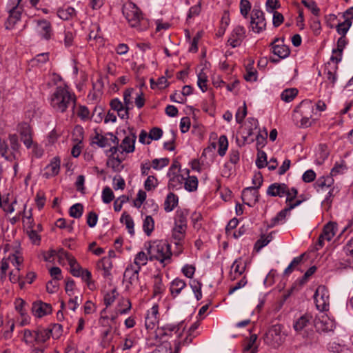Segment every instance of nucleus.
Segmentation results:
<instances>
[{
	"instance_id": "nucleus-1",
	"label": "nucleus",
	"mask_w": 353,
	"mask_h": 353,
	"mask_svg": "<svg viewBox=\"0 0 353 353\" xmlns=\"http://www.w3.org/2000/svg\"><path fill=\"white\" fill-rule=\"evenodd\" d=\"M71 101L73 102L72 108L74 109L76 103L75 96L72 94L65 88L59 86L52 96L51 105L54 108L63 112Z\"/></svg>"
},
{
	"instance_id": "nucleus-2",
	"label": "nucleus",
	"mask_w": 353,
	"mask_h": 353,
	"mask_svg": "<svg viewBox=\"0 0 353 353\" xmlns=\"http://www.w3.org/2000/svg\"><path fill=\"white\" fill-rule=\"evenodd\" d=\"M148 254L150 261L157 260L161 263L170 260L172 255L170 245L163 241H154L150 245L148 248Z\"/></svg>"
},
{
	"instance_id": "nucleus-3",
	"label": "nucleus",
	"mask_w": 353,
	"mask_h": 353,
	"mask_svg": "<svg viewBox=\"0 0 353 353\" xmlns=\"http://www.w3.org/2000/svg\"><path fill=\"white\" fill-rule=\"evenodd\" d=\"M123 14L131 27L137 28L139 30H143L147 28L145 24L143 27H141V23L145 21V19L141 10L136 4L131 3L128 8L123 9Z\"/></svg>"
},
{
	"instance_id": "nucleus-4",
	"label": "nucleus",
	"mask_w": 353,
	"mask_h": 353,
	"mask_svg": "<svg viewBox=\"0 0 353 353\" xmlns=\"http://www.w3.org/2000/svg\"><path fill=\"white\" fill-rule=\"evenodd\" d=\"M291 191L293 192V196H290L288 187L285 183H274L268 187L267 194L271 196L279 197H282L285 194L287 196L285 202L290 203L294 200L298 194V190L295 188H292Z\"/></svg>"
},
{
	"instance_id": "nucleus-5",
	"label": "nucleus",
	"mask_w": 353,
	"mask_h": 353,
	"mask_svg": "<svg viewBox=\"0 0 353 353\" xmlns=\"http://www.w3.org/2000/svg\"><path fill=\"white\" fill-rule=\"evenodd\" d=\"M283 328V326L281 324L272 325L265 334V342L274 347H279L284 342L286 336Z\"/></svg>"
},
{
	"instance_id": "nucleus-6",
	"label": "nucleus",
	"mask_w": 353,
	"mask_h": 353,
	"mask_svg": "<svg viewBox=\"0 0 353 353\" xmlns=\"http://www.w3.org/2000/svg\"><path fill=\"white\" fill-rule=\"evenodd\" d=\"M317 309L321 312L327 311L330 305V296L327 289L324 285H319L314 295Z\"/></svg>"
},
{
	"instance_id": "nucleus-7",
	"label": "nucleus",
	"mask_w": 353,
	"mask_h": 353,
	"mask_svg": "<svg viewBox=\"0 0 353 353\" xmlns=\"http://www.w3.org/2000/svg\"><path fill=\"white\" fill-rule=\"evenodd\" d=\"M250 23L253 31L257 33L261 32L266 26L264 12L254 8L252 11Z\"/></svg>"
},
{
	"instance_id": "nucleus-8",
	"label": "nucleus",
	"mask_w": 353,
	"mask_h": 353,
	"mask_svg": "<svg viewBox=\"0 0 353 353\" xmlns=\"http://www.w3.org/2000/svg\"><path fill=\"white\" fill-rule=\"evenodd\" d=\"M186 230V227L174 224L172 230V237L177 249L176 252L177 256L183 252V242L185 236Z\"/></svg>"
},
{
	"instance_id": "nucleus-9",
	"label": "nucleus",
	"mask_w": 353,
	"mask_h": 353,
	"mask_svg": "<svg viewBox=\"0 0 353 353\" xmlns=\"http://www.w3.org/2000/svg\"><path fill=\"white\" fill-rule=\"evenodd\" d=\"M254 187H247L242 191L241 199L244 204L252 207L255 203L259 201V193Z\"/></svg>"
},
{
	"instance_id": "nucleus-10",
	"label": "nucleus",
	"mask_w": 353,
	"mask_h": 353,
	"mask_svg": "<svg viewBox=\"0 0 353 353\" xmlns=\"http://www.w3.org/2000/svg\"><path fill=\"white\" fill-rule=\"evenodd\" d=\"M52 307L49 303H43L41 301H36L32 303V312L38 318L52 313Z\"/></svg>"
},
{
	"instance_id": "nucleus-11",
	"label": "nucleus",
	"mask_w": 353,
	"mask_h": 353,
	"mask_svg": "<svg viewBox=\"0 0 353 353\" xmlns=\"http://www.w3.org/2000/svg\"><path fill=\"white\" fill-rule=\"evenodd\" d=\"M19 130L21 135V140L28 148H30L32 144L31 128L30 125L28 123H22L19 126Z\"/></svg>"
},
{
	"instance_id": "nucleus-12",
	"label": "nucleus",
	"mask_w": 353,
	"mask_h": 353,
	"mask_svg": "<svg viewBox=\"0 0 353 353\" xmlns=\"http://www.w3.org/2000/svg\"><path fill=\"white\" fill-rule=\"evenodd\" d=\"M141 270V267H137L134 269L132 265L128 266L123 274V279L128 280V283L130 285H133L139 281V272Z\"/></svg>"
},
{
	"instance_id": "nucleus-13",
	"label": "nucleus",
	"mask_w": 353,
	"mask_h": 353,
	"mask_svg": "<svg viewBox=\"0 0 353 353\" xmlns=\"http://www.w3.org/2000/svg\"><path fill=\"white\" fill-rule=\"evenodd\" d=\"M132 137L127 136L125 137L120 145V148L123 149V151L126 153H130L134 151L135 147V141L137 139V135L134 132H131L130 133Z\"/></svg>"
},
{
	"instance_id": "nucleus-14",
	"label": "nucleus",
	"mask_w": 353,
	"mask_h": 353,
	"mask_svg": "<svg viewBox=\"0 0 353 353\" xmlns=\"http://www.w3.org/2000/svg\"><path fill=\"white\" fill-rule=\"evenodd\" d=\"M184 174L187 175V177H185L184 180V188L186 190L189 192H193L196 190L198 187V179L195 176H190V170L188 169H185L183 170Z\"/></svg>"
},
{
	"instance_id": "nucleus-15",
	"label": "nucleus",
	"mask_w": 353,
	"mask_h": 353,
	"mask_svg": "<svg viewBox=\"0 0 353 353\" xmlns=\"http://www.w3.org/2000/svg\"><path fill=\"white\" fill-rule=\"evenodd\" d=\"M183 174L175 173L172 174L170 177L169 183H168V188L170 190H179L182 188V185L185 180V176Z\"/></svg>"
},
{
	"instance_id": "nucleus-16",
	"label": "nucleus",
	"mask_w": 353,
	"mask_h": 353,
	"mask_svg": "<svg viewBox=\"0 0 353 353\" xmlns=\"http://www.w3.org/2000/svg\"><path fill=\"white\" fill-rule=\"evenodd\" d=\"M312 319V316L310 314H305L297 320H296L293 324V327L296 332H302L305 327L307 326Z\"/></svg>"
},
{
	"instance_id": "nucleus-17",
	"label": "nucleus",
	"mask_w": 353,
	"mask_h": 353,
	"mask_svg": "<svg viewBox=\"0 0 353 353\" xmlns=\"http://www.w3.org/2000/svg\"><path fill=\"white\" fill-rule=\"evenodd\" d=\"M314 325L318 332H328L332 331L334 327L332 322H327L326 320L324 321L323 319H320L319 318H316L314 319Z\"/></svg>"
},
{
	"instance_id": "nucleus-18",
	"label": "nucleus",
	"mask_w": 353,
	"mask_h": 353,
	"mask_svg": "<svg viewBox=\"0 0 353 353\" xmlns=\"http://www.w3.org/2000/svg\"><path fill=\"white\" fill-rule=\"evenodd\" d=\"M37 25L41 28V32H40L41 37L46 40L50 39L52 34V26L50 22L46 19L38 20Z\"/></svg>"
},
{
	"instance_id": "nucleus-19",
	"label": "nucleus",
	"mask_w": 353,
	"mask_h": 353,
	"mask_svg": "<svg viewBox=\"0 0 353 353\" xmlns=\"http://www.w3.org/2000/svg\"><path fill=\"white\" fill-rule=\"evenodd\" d=\"M179 197L177 195L172 192H170L164 202V210L165 212H169L172 211L174 208L178 205Z\"/></svg>"
},
{
	"instance_id": "nucleus-20",
	"label": "nucleus",
	"mask_w": 353,
	"mask_h": 353,
	"mask_svg": "<svg viewBox=\"0 0 353 353\" xmlns=\"http://www.w3.org/2000/svg\"><path fill=\"white\" fill-rule=\"evenodd\" d=\"M186 286L185 282L180 279H175L170 284V291L172 297L175 298Z\"/></svg>"
},
{
	"instance_id": "nucleus-21",
	"label": "nucleus",
	"mask_w": 353,
	"mask_h": 353,
	"mask_svg": "<svg viewBox=\"0 0 353 353\" xmlns=\"http://www.w3.org/2000/svg\"><path fill=\"white\" fill-rule=\"evenodd\" d=\"M46 169H50L51 172H46L44 176L48 178L50 176H56L59 174L60 170V159L57 157H54L51 161L50 163L46 168Z\"/></svg>"
},
{
	"instance_id": "nucleus-22",
	"label": "nucleus",
	"mask_w": 353,
	"mask_h": 353,
	"mask_svg": "<svg viewBox=\"0 0 353 353\" xmlns=\"http://www.w3.org/2000/svg\"><path fill=\"white\" fill-rule=\"evenodd\" d=\"M254 61L250 60V63L246 65V74L244 75V79L246 81H256L257 80V71L253 68Z\"/></svg>"
},
{
	"instance_id": "nucleus-23",
	"label": "nucleus",
	"mask_w": 353,
	"mask_h": 353,
	"mask_svg": "<svg viewBox=\"0 0 353 353\" xmlns=\"http://www.w3.org/2000/svg\"><path fill=\"white\" fill-rule=\"evenodd\" d=\"M95 136L92 138V141L90 143L91 145L96 144L99 148H105L108 145H110L108 143V139L103 135L100 134L97 130H94Z\"/></svg>"
},
{
	"instance_id": "nucleus-24",
	"label": "nucleus",
	"mask_w": 353,
	"mask_h": 353,
	"mask_svg": "<svg viewBox=\"0 0 353 353\" xmlns=\"http://www.w3.org/2000/svg\"><path fill=\"white\" fill-rule=\"evenodd\" d=\"M272 53L274 55L278 56L279 59H285L290 56V49L289 46L281 43V46L279 47H276V48H274Z\"/></svg>"
},
{
	"instance_id": "nucleus-25",
	"label": "nucleus",
	"mask_w": 353,
	"mask_h": 353,
	"mask_svg": "<svg viewBox=\"0 0 353 353\" xmlns=\"http://www.w3.org/2000/svg\"><path fill=\"white\" fill-rule=\"evenodd\" d=\"M335 228L336 223L332 222H329L324 226L321 234L326 239V241H331L333 236L335 235Z\"/></svg>"
},
{
	"instance_id": "nucleus-26",
	"label": "nucleus",
	"mask_w": 353,
	"mask_h": 353,
	"mask_svg": "<svg viewBox=\"0 0 353 353\" xmlns=\"http://www.w3.org/2000/svg\"><path fill=\"white\" fill-rule=\"evenodd\" d=\"M256 128H252L246 126L244 129L245 132H243V133L245 134V135L243 136V141L241 143L239 142V139H238V137H236V141L239 147H241L243 145H245V143H251L254 142V139L250 138V137L253 134V130H256Z\"/></svg>"
},
{
	"instance_id": "nucleus-27",
	"label": "nucleus",
	"mask_w": 353,
	"mask_h": 353,
	"mask_svg": "<svg viewBox=\"0 0 353 353\" xmlns=\"http://www.w3.org/2000/svg\"><path fill=\"white\" fill-rule=\"evenodd\" d=\"M188 212L187 210H179L176 211L174 219V224L182 225L187 228V216Z\"/></svg>"
},
{
	"instance_id": "nucleus-28",
	"label": "nucleus",
	"mask_w": 353,
	"mask_h": 353,
	"mask_svg": "<svg viewBox=\"0 0 353 353\" xmlns=\"http://www.w3.org/2000/svg\"><path fill=\"white\" fill-rule=\"evenodd\" d=\"M123 161V159L119 158V157H112V155H108V160L107 161L106 165L107 166H110L112 168L114 172H120L123 168V165L119 168V165Z\"/></svg>"
},
{
	"instance_id": "nucleus-29",
	"label": "nucleus",
	"mask_w": 353,
	"mask_h": 353,
	"mask_svg": "<svg viewBox=\"0 0 353 353\" xmlns=\"http://www.w3.org/2000/svg\"><path fill=\"white\" fill-rule=\"evenodd\" d=\"M57 14L61 19L68 20L76 14V11L73 8L68 6L66 8H59Z\"/></svg>"
},
{
	"instance_id": "nucleus-30",
	"label": "nucleus",
	"mask_w": 353,
	"mask_h": 353,
	"mask_svg": "<svg viewBox=\"0 0 353 353\" xmlns=\"http://www.w3.org/2000/svg\"><path fill=\"white\" fill-rule=\"evenodd\" d=\"M83 212V205L77 203L72 205L69 209V214L74 219H79L81 217Z\"/></svg>"
},
{
	"instance_id": "nucleus-31",
	"label": "nucleus",
	"mask_w": 353,
	"mask_h": 353,
	"mask_svg": "<svg viewBox=\"0 0 353 353\" xmlns=\"http://www.w3.org/2000/svg\"><path fill=\"white\" fill-rule=\"evenodd\" d=\"M334 182V179L330 176H327L326 178L324 176H321L317 179V181L314 183V188L318 190V188H330Z\"/></svg>"
},
{
	"instance_id": "nucleus-32",
	"label": "nucleus",
	"mask_w": 353,
	"mask_h": 353,
	"mask_svg": "<svg viewBox=\"0 0 353 353\" xmlns=\"http://www.w3.org/2000/svg\"><path fill=\"white\" fill-rule=\"evenodd\" d=\"M34 332V340L37 342L45 343L47 340L50 339L51 331L48 330V329H46L43 330H36Z\"/></svg>"
},
{
	"instance_id": "nucleus-33",
	"label": "nucleus",
	"mask_w": 353,
	"mask_h": 353,
	"mask_svg": "<svg viewBox=\"0 0 353 353\" xmlns=\"http://www.w3.org/2000/svg\"><path fill=\"white\" fill-rule=\"evenodd\" d=\"M120 221L121 223L125 222L126 228L128 230L130 234L132 235L134 234V221L129 214H128L126 212H124L121 215Z\"/></svg>"
},
{
	"instance_id": "nucleus-34",
	"label": "nucleus",
	"mask_w": 353,
	"mask_h": 353,
	"mask_svg": "<svg viewBox=\"0 0 353 353\" xmlns=\"http://www.w3.org/2000/svg\"><path fill=\"white\" fill-rule=\"evenodd\" d=\"M297 94L298 90L296 88H288L282 92L281 98L285 102H290L294 99Z\"/></svg>"
},
{
	"instance_id": "nucleus-35",
	"label": "nucleus",
	"mask_w": 353,
	"mask_h": 353,
	"mask_svg": "<svg viewBox=\"0 0 353 353\" xmlns=\"http://www.w3.org/2000/svg\"><path fill=\"white\" fill-rule=\"evenodd\" d=\"M272 233L269 234L267 236L265 235H261L260 239L256 241L254 249L256 252H259L261 249L267 245L268 243L272 241Z\"/></svg>"
},
{
	"instance_id": "nucleus-36",
	"label": "nucleus",
	"mask_w": 353,
	"mask_h": 353,
	"mask_svg": "<svg viewBox=\"0 0 353 353\" xmlns=\"http://www.w3.org/2000/svg\"><path fill=\"white\" fill-rule=\"evenodd\" d=\"M143 228L147 236H150L154 228V221L153 218L148 215L146 216L143 224Z\"/></svg>"
},
{
	"instance_id": "nucleus-37",
	"label": "nucleus",
	"mask_w": 353,
	"mask_h": 353,
	"mask_svg": "<svg viewBox=\"0 0 353 353\" xmlns=\"http://www.w3.org/2000/svg\"><path fill=\"white\" fill-rule=\"evenodd\" d=\"M290 212L289 209L286 207L282 210H281L276 216L272 218L271 219V222L270 225H268V228H273L278 223H279L280 221L284 220L287 216V213Z\"/></svg>"
},
{
	"instance_id": "nucleus-38",
	"label": "nucleus",
	"mask_w": 353,
	"mask_h": 353,
	"mask_svg": "<svg viewBox=\"0 0 353 353\" xmlns=\"http://www.w3.org/2000/svg\"><path fill=\"white\" fill-rule=\"evenodd\" d=\"M256 165L259 169L263 168L268 165L266 153L261 149L257 150Z\"/></svg>"
},
{
	"instance_id": "nucleus-39",
	"label": "nucleus",
	"mask_w": 353,
	"mask_h": 353,
	"mask_svg": "<svg viewBox=\"0 0 353 353\" xmlns=\"http://www.w3.org/2000/svg\"><path fill=\"white\" fill-rule=\"evenodd\" d=\"M110 105L111 109L114 111H117L118 116L121 119H123L124 117H123L124 114H121V112H120L121 110H123V103H121V101L118 98H114L110 101Z\"/></svg>"
},
{
	"instance_id": "nucleus-40",
	"label": "nucleus",
	"mask_w": 353,
	"mask_h": 353,
	"mask_svg": "<svg viewBox=\"0 0 353 353\" xmlns=\"http://www.w3.org/2000/svg\"><path fill=\"white\" fill-rule=\"evenodd\" d=\"M228 148V141L225 135L220 136L219 139V150L218 153L221 157H223Z\"/></svg>"
},
{
	"instance_id": "nucleus-41",
	"label": "nucleus",
	"mask_w": 353,
	"mask_h": 353,
	"mask_svg": "<svg viewBox=\"0 0 353 353\" xmlns=\"http://www.w3.org/2000/svg\"><path fill=\"white\" fill-rule=\"evenodd\" d=\"M179 330V325H165L161 327H159L158 330L159 332V334L160 336V338L162 339L164 336L169 335L168 332H173L175 331L177 332Z\"/></svg>"
},
{
	"instance_id": "nucleus-42",
	"label": "nucleus",
	"mask_w": 353,
	"mask_h": 353,
	"mask_svg": "<svg viewBox=\"0 0 353 353\" xmlns=\"http://www.w3.org/2000/svg\"><path fill=\"white\" fill-rule=\"evenodd\" d=\"M104 109L101 105H97L93 110L92 118L95 123H101L103 120Z\"/></svg>"
},
{
	"instance_id": "nucleus-43",
	"label": "nucleus",
	"mask_w": 353,
	"mask_h": 353,
	"mask_svg": "<svg viewBox=\"0 0 353 353\" xmlns=\"http://www.w3.org/2000/svg\"><path fill=\"white\" fill-rule=\"evenodd\" d=\"M51 325V328H48V330L51 331L50 336H52L53 339H58L62 335L63 327L59 323H54Z\"/></svg>"
},
{
	"instance_id": "nucleus-44",
	"label": "nucleus",
	"mask_w": 353,
	"mask_h": 353,
	"mask_svg": "<svg viewBox=\"0 0 353 353\" xmlns=\"http://www.w3.org/2000/svg\"><path fill=\"white\" fill-rule=\"evenodd\" d=\"M155 281L154 284V296H157L158 294H161L165 288L163 285L162 284L161 276L159 274L154 276Z\"/></svg>"
},
{
	"instance_id": "nucleus-45",
	"label": "nucleus",
	"mask_w": 353,
	"mask_h": 353,
	"mask_svg": "<svg viewBox=\"0 0 353 353\" xmlns=\"http://www.w3.org/2000/svg\"><path fill=\"white\" fill-rule=\"evenodd\" d=\"M114 198V193L110 187H105L102 192V200L105 203H110Z\"/></svg>"
},
{
	"instance_id": "nucleus-46",
	"label": "nucleus",
	"mask_w": 353,
	"mask_h": 353,
	"mask_svg": "<svg viewBox=\"0 0 353 353\" xmlns=\"http://www.w3.org/2000/svg\"><path fill=\"white\" fill-rule=\"evenodd\" d=\"M301 3L303 4L305 7L310 9L314 15H315V16L319 15L320 9L318 8L315 1H307L306 0H302Z\"/></svg>"
},
{
	"instance_id": "nucleus-47",
	"label": "nucleus",
	"mask_w": 353,
	"mask_h": 353,
	"mask_svg": "<svg viewBox=\"0 0 353 353\" xmlns=\"http://www.w3.org/2000/svg\"><path fill=\"white\" fill-rule=\"evenodd\" d=\"M207 76L202 71L198 74V81L197 85L198 87L202 90L203 92H205L208 90L207 87Z\"/></svg>"
},
{
	"instance_id": "nucleus-48",
	"label": "nucleus",
	"mask_w": 353,
	"mask_h": 353,
	"mask_svg": "<svg viewBox=\"0 0 353 353\" xmlns=\"http://www.w3.org/2000/svg\"><path fill=\"white\" fill-rule=\"evenodd\" d=\"M149 258L147 254L141 251L138 252L134 259V263L139 267L141 265H145L147 263Z\"/></svg>"
},
{
	"instance_id": "nucleus-49",
	"label": "nucleus",
	"mask_w": 353,
	"mask_h": 353,
	"mask_svg": "<svg viewBox=\"0 0 353 353\" xmlns=\"http://www.w3.org/2000/svg\"><path fill=\"white\" fill-rule=\"evenodd\" d=\"M251 10V3L248 0H241L240 12L244 18H247L249 12Z\"/></svg>"
},
{
	"instance_id": "nucleus-50",
	"label": "nucleus",
	"mask_w": 353,
	"mask_h": 353,
	"mask_svg": "<svg viewBox=\"0 0 353 353\" xmlns=\"http://www.w3.org/2000/svg\"><path fill=\"white\" fill-rule=\"evenodd\" d=\"M241 258H239L234 261L232 265V269H234V273L237 274L238 276H241L245 272L246 268L245 265L241 266Z\"/></svg>"
},
{
	"instance_id": "nucleus-51",
	"label": "nucleus",
	"mask_w": 353,
	"mask_h": 353,
	"mask_svg": "<svg viewBox=\"0 0 353 353\" xmlns=\"http://www.w3.org/2000/svg\"><path fill=\"white\" fill-rule=\"evenodd\" d=\"M157 179L154 176H148L145 181L144 187L147 191H150L157 185Z\"/></svg>"
},
{
	"instance_id": "nucleus-52",
	"label": "nucleus",
	"mask_w": 353,
	"mask_h": 353,
	"mask_svg": "<svg viewBox=\"0 0 353 353\" xmlns=\"http://www.w3.org/2000/svg\"><path fill=\"white\" fill-rule=\"evenodd\" d=\"M117 289L114 288L111 292L106 293L104 296V303L106 307L110 306L116 299Z\"/></svg>"
},
{
	"instance_id": "nucleus-53",
	"label": "nucleus",
	"mask_w": 353,
	"mask_h": 353,
	"mask_svg": "<svg viewBox=\"0 0 353 353\" xmlns=\"http://www.w3.org/2000/svg\"><path fill=\"white\" fill-rule=\"evenodd\" d=\"M163 135V130L157 127L152 128L149 133L148 138L151 140L157 141L159 140Z\"/></svg>"
},
{
	"instance_id": "nucleus-54",
	"label": "nucleus",
	"mask_w": 353,
	"mask_h": 353,
	"mask_svg": "<svg viewBox=\"0 0 353 353\" xmlns=\"http://www.w3.org/2000/svg\"><path fill=\"white\" fill-rule=\"evenodd\" d=\"M347 42L345 39V37H341L337 41V48L332 50L333 54L343 53V50Z\"/></svg>"
},
{
	"instance_id": "nucleus-55",
	"label": "nucleus",
	"mask_w": 353,
	"mask_h": 353,
	"mask_svg": "<svg viewBox=\"0 0 353 353\" xmlns=\"http://www.w3.org/2000/svg\"><path fill=\"white\" fill-rule=\"evenodd\" d=\"M31 230L27 231V234L34 244L39 245L41 241V236L38 234L37 232L32 229V226H30Z\"/></svg>"
},
{
	"instance_id": "nucleus-56",
	"label": "nucleus",
	"mask_w": 353,
	"mask_h": 353,
	"mask_svg": "<svg viewBox=\"0 0 353 353\" xmlns=\"http://www.w3.org/2000/svg\"><path fill=\"white\" fill-rule=\"evenodd\" d=\"M267 136H268L267 132H265V136H263L259 132H258V134L256 135V139H254L256 141V149L257 150L261 149L265 145L266 142H267V141H266Z\"/></svg>"
},
{
	"instance_id": "nucleus-57",
	"label": "nucleus",
	"mask_w": 353,
	"mask_h": 353,
	"mask_svg": "<svg viewBox=\"0 0 353 353\" xmlns=\"http://www.w3.org/2000/svg\"><path fill=\"white\" fill-rule=\"evenodd\" d=\"M15 310L19 312L21 316L26 315V312L23 310V307L26 304V301L22 299L18 298L15 301Z\"/></svg>"
},
{
	"instance_id": "nucleus-58",
	"label": "nucleus",
	"mask_w": 353,
	"mask_h": 353,
	"mask_svg": "<svg viewBox=\"0 0 353 353\" xmlns=\"http://www.w3.org/2000/svg\"><path fill=\"white\" fill-rule=\"evenodd\" d=\"M176 134L172 130V137L170 140L163 143V148L168 151H174L175 150L174 143L176 140Z\"/></svg>"
},
{
	"instance_id": "nucleus-59",
	"label": "nucleus",
	"mask_w": 353,
	"mask_h": 353,
	"mask_svg": "<svg viewBox=\"0 0 353 353\" xmlns=\"http://www.w3.org/2000/svg\"><path fill=\"white\" fill-rule=\"evenodd\" d=\"M98 221V215L96 212L91 211L87 216V224L89 227L93 228L96 225Z\"/></svg>"
},
{
	"instance_id": "nucleus-60",
	"label": "nucleus",
	"mask_w": 353,
	"mask_h": 353,
	"mask_svg": "<svg viewBox=\"0 0 353 353\" xmlns=\"http://www.w3.org/2000/svg\"><path fill=\"white\" fill-rule=\"evenodd\" d=\"M45 201H46V196L44 192L39 191L37 193L36 197H35V202L36 204L39 208V210H41L43 208L45 205Z\"/></svg>"
},
{
	"instance_id": "nucleus-61",
	"label": "nucleus",
	"mask_w": 353,
	"mask_h": 353,
	"mask_svg": "<svg viewBox=\"0 0 353 353\" xmlns=\"http://www.w3.org/2000/svg\"><path fill=\"white\" fill-rule=\"evenodd\" d=\"M316 178V173L313 170H307L305 171L303 176L302 179L305 183H310L314 181Z\"/></svg>"
},
{
	"instance_id": "nucleus-62",
	"label": "nucleus",
	"mask_w": 353,
	"mask_h": 353,
	"mask_svg": "<svg viewBox=\"0 0 353 353\" xmlns=\"http://www.w3.org/2000/svg\"><path fill=\"white\" fill-rule=\"evenodd\" d=\"M191 123L189 117H183L180 122V129L182 133L187 132L190 128Z\"/></svg>"
},
{
	"instance_id": "nucleus-63",
	"label": "nucleus",
	"mask_w": 353,
	"mask_h": 353,
	"mask_svg": "<svg viewBox=\"0 0 353 353\" xmlns=\"http://www.w3.org/2000/svg\"><path fill=\"white\" fill-rule=\"evenodd\" d=\"M114 185L113 188L114 190H123L125 186V181L121 176H116L113 179Z\"/></svg>"
},
{
	"instance_id": "nucleus-64",
	"label": "nucleus",
	"mask_w": 353,
	"mask_h": 353,
	"mask_svg": "<svg viewBox=\"0 0 353 353\" xmlns=\"http://www.w3.org/2000/svg\"><path fill=\"white\" fill-rule=\"evenodd\" d=\"M283 20H284V17H283V15L277 12V11H274V13H273V26L274 27H279L280 25H281L283 22Z\"/></svg>"
}]
</instances>
